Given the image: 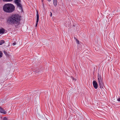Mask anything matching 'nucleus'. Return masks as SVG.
Listing matches in <instances>:
<instances>
[{"instance_id":"obj_6","label":"nucleus","mask_w":120,"mask_h":120,"mask_svg":"<svg viewBox=\"0 0 120 120\" xmlns=\"http://www.w3.org/2000/svg\"><path fill=\"white\" fill-rule=\"evenodd\" d=\"M93 84L94 88L96 89H97L98 87V85L97 82L95 81H94Z\"/></svg>"},{"instance_id":"obj_24","label":"nucleus","mask_w":120,"mask_h":120,"mask_svg":"<svg viewBox=\"0 0 120 120\" xmlns=\"http://www.w3.org/2000/svg\"><path fill=\"white\" fill-rule=\"evenodd\" d=\"M43 0H42V1H43Z\"/></svg>"},{"instance_id":"obj_13","label":"nucleus","mask_w":120,"mask_h":120,"mask_svg":"<svg viewBox=\"0 0 120 120\" xmlns=\"http://www.w3.org/2000/svg\"><path fill=\"white\" fill-rule=\"evenodd\" d=\"M71 78L73 80L75 81L76 80V79H75V78H74L73 77H72V76L71 77Z\"/></svg>"},{"instance_id":"obj_18","label":"nucleus","mask_w":120,"mask_h":120,"mask_svg":"<svg viewBox=\"0 0 120 120\" xmlns=\"http://www.w3.org/2000/svg\"><path fill=\"white\" fill-rule=\"evenodd\" d=\"M7 119L6 117H5L3 119V120H7Z\"/></svg>"},{"instance_id":"obj_20","label":"nucleus","mask_w":120,"mask_h":120,"mask_svg":"<svg viewBox=\"0 0 120 120\" xmlns=\"http://www.w3.org/2000/svg\"><path fill=\"white\" fill-rule=\"evenodd\" d=\"M117 100L118 101H120V98H118L117 99Z\"/></svg>"},{"instance_id":"obj_15","label":"nucleus","mask_w":120,"mask_h":120,"mask_svg":"<svg viewBox=\"0 0 120 120\" xmlns=\"http://www.w3.org/2000/svg\"><path fill=\"white\" fill-rule=\"evenodd\" d=\"M3 52H4V54L5 55H7V52L6 51L4 50V51Z\"/></svg>"},{"instance_id":"obj_12","label":"nucleus","mask_w":120,"mask_h":120,"mask_svg":"<svg viewBox=\"0 0 120 120\" xmlns=\"http://www.w3.org/2000/svg\"><path fill=\"white\" fill-rule=\"evenodd\" d=\"M3 53L1 51H0V58L2 56Z\"/></svg>"},{"instance_id":"obj_14","label":"nucleus","mask_w":120,"mask_h":120,"mask_svg":"<svg viewBox=\"0 0 120 120\" xmlns=\"http://www.w3.org/2000/svg\"><path fill=\"white\" fill-rule=\"evenodd\" d=\"M12 0H3L5 2L11 1Z\"/></svg>"},{"instance_id":"obj_10","label":"nucleus","mask_w":120,"mask_h":120,"mask_svg":"<svg viewBox=\"0 0 120 120\" xmlns=\"http://www.w3.org/2000/svg\"><path fill=\"white\" fill-rule=\"evenodd\" d=\"M5 42L3 40H1L0 41V45H1Z\"/></svg>"},{"instance_id":"obj_23","label":"nucleus","mask_w":120,"mask_h":120,"mask_svg":"<svg viewBox=\"0 0 120 120\" xmlns=\"http://www.w3.org/2000/svg\"><path fill=\"white\" fill-rule=\"evenodd\" d=\"M49 2H50L51 0H47Z\"/></svg>"},{"instance_id":"obj_9","label":"nucleus","mask_w":120,"mask_h":120,"mask_svg":"<svg viewBox=\"0 0 120 120\" xmlns=\"http://www.w3.org/2000/svg\"><path fill=\"white\" fill-rule=\"evenodd\" d=\"M57 0H53V4L55 6L57 5Z\"/></svg>"},{"instance_id":"obj_7","label":"nucleus","mask_w":120,"mask_h":120,"mask_svg":"<svg viewBox=\"0 0 120 120\" xmlns=\"http://www.w3.org/2000/svg\"><path fill=\"white\" fill-rule=\"evenodd\" d=\"M6 30L3 28L0 29V34H3L5 33Z\"/></svg>"},{"instance_id":"obj_2","label":"nucleus","mask_w":120,"mask_h":120,"mask_svg":"<svg viewBox=\"0 0 120 120\" xmlns=\"http://www.w3.org/2000/svg\"><path fill=\"white\" fill-rule=\"evenodd\" d=\"M15 7L12 4H7L4 5L3 7L4 11L7 13H11L15 10Z\"/></svg>"},{"instance_id":"obj_11","label":"nucleus","mask_w":120,"mask_h":120,"mask_svg":"<svg viewBox=\"0 0 120 120\" xmlns=\"http://www.w3.org/2000/svg\"><path fill=\"white\" fill-rule=\"evenodd\" d=\"M112 37H111V38H112V39H114V36L113 35V34H112ZM110 36H111V37H112L111 36V34H109V37H110Z\"/></svg>"},{"instance_id":"obj_22","label":"nucleus","mask_w":120,"mask_h":120,"mask_svg":"<svg viewBox=\"0 0 120 120\" xmlns=\"http://www.w3.org/2000/svg\"><path fill=\"white\" fill-rule=\"evenodd\" d=\"M74 38L76 40H77L76 38Z\"/></svg>"},{"instance_id":"obj_17","label":"nucleus","mask_w":120,"mask_h":120,"mask_svg":"<svg viewBox=\"0 0 120 120\" xmlns=\"http://www.w3.org/2000/svg\"><path fill=\"white\" fill-rule=\"evenodd\" d=\"M16 44V42H14L12 44L14 46Z\"/></svg>"},{"instance_id":"obj_19","label":"nucleus","mask_w":120,"mask_h":120,"mask_svg":"<svg viewBox=\"0 0 120 120\" xmlns=\"http://www.w3.org/2000/svg\"><path fill=\"white\" fill-rule=\"evenodd\" d=\"M68 79L69 81H70V77H68Z\"/></svg>"},{"instance_id":"obj_5","label":"nucleus","mask_w":120,"mask_h":120,"mask_svg":"<svg viewBox=\"0 0 120 120\" xmlns=\"http://www.w3.org/2000/svg\"><path fill=\"white\" fill-rule=\"evenodd\" d=\"M37 11V14H36V17H37V21L36 24L35 26L36 27L37 26L38 22L39 21V15L38 13V10L36 11Z\"/></svg>"},{"instance_id":"obj_21","label":"nucleus","mask_w":120,"mask_h":120,"mask_svg":"<svg viewBox=\"0 0 120 120\" xmlns=\"http://www.w3.org/2000/svg\"><path fill=\"white\" fill-rule=\"evenodd\" d=\"M50 13L51 14L50 15L51 17L52 16V13L51 12H50Z\"/></svg>"},{"instance_id":"obj_4","label":"nucleus","mask_w":120,"mask_h":120,"mask_svg":"<svg viewBox=\"0 0 120 120\" xmlns=\"http://www.w3.org/2000/svg\"><path fill=\"white\" fill-rule=\"evenodd\" d=\"M15 2L17 6L19 8L20 10L21 11H22V8L21 4L20 3V0H15Z\"/></svg>"},{"instance_id":"obj_1","label":"nucleus","mask_w":120,"mask_h":120,"mask_svg":"<svg viewBox=\"0 0 120 120\" xmlns=\"http://www.w3.org/2000/svg\"><path fill=\"white\" fill-rule=\"evenodd\" d=\"M20 16L17 14L12 15L8 18L7 21L8 23L11 24H17L20 20Z\"/></svg>"},{"instance_id":"obj_8","label":"nucleus","mask_w":120,"mask_h":120,"mask_svg":"<svg viewBox=\"0 0 120 120\" xmlns=\"http://www.w3.org/2000/svg\"><path fill=\"white\" fill-rule=\"evenodd\" d=\"M0 112L3 113L5 114L6 113V112L1 107H0Z\"/></svg>"},{"instance_id":"obj_3","label":"nucleus","mask_w":120,"mask_h":120,"mask_svg":"<svg viewBox=\"0 0 120 120\" xmlns=\"http://www.w3.org/2000/svg\"><path fill=\"white\" fill-rule=\"evenodd\" d=\"M98 80L99 84L100 87L101 88H103V84L102 81V79L101 76L99 75V74H98Z\"/></svg>"},{"instance_id":"obj_16","label":"nucleus","mask_w":120,"mask_h":120,"mask_svg":"<svg viewBox=\"0 0 120 120\" xmlns=\"http://www.w3.org/2000/svg\"><path fill=\"white\" fill-rule=\"evenodd\" d=\"M76 43L78 44H79V41L78 40H76Z\"/></svg>"}]
</instances>
